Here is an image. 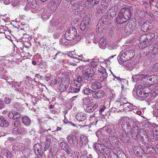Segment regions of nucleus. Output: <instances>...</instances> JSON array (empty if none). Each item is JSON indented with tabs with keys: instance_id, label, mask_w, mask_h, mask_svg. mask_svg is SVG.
I'll use <instances>...</instances> for the list:
<instances>
[{
	"instance_id": "39",
	"label": "nucleus",
	"mask_w": 158,
	"mask_h": 158,
	"mask_svg": "<svg viewBox=\"0 0 158 158\" xmlns=\"http://www.w3.org/2000/svg\"><path fill=\"white\" fill-rule=\"evenodd\" d=\"M149 70L151 73L158 71V63L150 67L149 68Z\"/></svg>"
},
{
	"instance_id": "11",
	"label": "nucleus",
	"mask_w": 158,
	"mask_h": 158,
	"mask_svg": "<svg viewBox=\"0 0 158 158\" xmlns=\"http://www.w3.org/2000/svg\"><path fill=\"white\" fill-rule=\"evenodd\" d=\"M119 63L122 65L124 68L128 70L131 69V68L133 67L134 65L136 64L137 63V60H132L129 62H120L118 61Z\"/></svg>"
},
{
	"instance_id": "19",
	"label": "nucleus",
	"mask_w": 158,
	"mask_h": 158,
	"mask_svg": "<svg viewBox=\"0 0 158 158\" xmlns=\"http://www.w3.org/2000/svg\"><path fill=\"white\" fill-rule=\"evenodd\" d=\"M104 95V92L102 90H99L98 91H93L92 96L94 98L97 99L98 98L102 97Z\"/></svg>"
},
{
	"instance_id": "53",
	"label": "nucleus",
	"mask_w": 158,
	"mask_h": 158,
	"mask_svg": "<svg viewBox=\"0 0 158 158\" xmlns=\"http://www.w3.org/2000/svg\"><path fill=\"white\" fill-rule=\"evenodd\" d=\"M104 129L105 130H106V132L111 135H114V132L112 131V130L110 129H109L107 127H104Z\"/></svg>"
},
{
	"instance_id": "28",
	"label": "nucleus",
	"mask_w": 158,
	"mask_h": 158,
	"mask_svg": "<svg viewBox=\"0 0 158 158\" xmlns=\"http://www.w3.org/2000/svg\"><path fill=\"white\" fill-rule=\"evenodd\" d=\"M102 148H101V151H100V152L102 154H106L107 152L108 151L109 149L108 147L109 145H108V146L107 145L105 142H104V143L103 140L102 142Z\"/></svg>"
},
{
	"instance_id": "27",
	"label": "nucleus",
	"mask_w": 158,
	"mask_h": 158,
	"mask_svg": "<svg viewBox=\"0 0 158 158\" xmlns=\"http://www.w3.org/2000/svg\"><path fill=\"white\" fill-rule=\"evenodd\" d=\"M99 46L102 49H105L106 48V42L105 39L102 37L101 38L99 41Z\"/></svg>"
},
{
	"instance_id": "34",
	"label": "nucleus",
	"mask_w": 158,
	"mask_h": 158,
	"mask_svg": "<svg viewBox=\"0 0 158 158\" xmlns=\"http://www.w3.org/2000/svg\"><path fill=\"white\" fill-rule=\"evenodd\" d=\"M22 121L23 124L26 125H28L31 123V120L27 116H25L22 118Z\"/></svg>"
},
{
	"instance_id": "22",
	"label": "nucleus",
	"mask_w": 158,
	"mask_h": 158,
	"mask_svg": "<svg viewBox=\"0 0 158 158\" xmlns=\"http://www.w3.org/2000/svg\"><path fill=\"white\" fill-rule=\"evenodd\" d=\"M87 117L86 114L81 112L77 113L76 115V118L79 121H84L86 118Z\"/></svg>"
},
{
	"instance_id": "54",
	"label": "nucleus",
	"mask_w": 158,
	"mask_h": 158,
	"mask_svg": "<svg viewBox=\"0 0 158 158\" xmlns=\"http://www.w3.org/2000/svg\"><path fill=\"white\" fill-rule=\"evenodd\" d=\"M54 21L53 20H51L50 22V24L51 25L49 29V32L52 33L53 32L54 30V28L53 26L54 25L53 23Z\"/></svg>"
},
{
	"instance_id": "62",
	"label": "nucleus",
	"mask_w": 158,
	"mask_h": 158,
	"mask_svg": "<svg viewBox=\"0 0 158 158\" xmlns=\"http://www.w3.org/2000/svg\"><path fill=\"white\" fill-rule=\"evenodd\" d=\"M11 101V99L9 98L6 97L4 100V102L6 104H9Z\"/></svg>"
},
{
	"instance_id": "18",
	"label": "nucleus",
	"mask_w": 158,
	"mask_h": 158,
	"mask_svg": "<svg viewBox=\"0 0 158 158\" xmlns=\"http://www.w3.org/2000/svg\"><path fill=\"white\" fill-rule=\"evenodd\" d=\"M132 128H131V135L132 137H137L139 135V127L138 126L134 125L132 126Z\"/></svg>"
},
{
	"instance_id": "15",
	"label": "nucleus",
	"mask_w": 158,
	"mask_h": 158,
	"mask_svg": "<svg viewBox=\"0 0 158 158\" xmlns=\"http://www.w3.org/2000/svg\"><path fill=\"white\" fill-rule=\"evenodd\" d=\"M88 142L89 139L87 136L84 134L80 135L79 138V144L81 147L86 145Z\"/></svg>"
},
{
	"instance_id": "43",
	"label": "nucleus",
	"mask_w": 158,
	"mask_h": 158,
	"mask_svg": "<svg viewBox=\"0 0 158 158\" xmlns=\"http://www.w3.org/2000/svg\"><path fill=\"white\" fill-rule=\"evenodd\" d=\"M17 132L19 134L24 135L27 132V131L24 127H20L18 129Z\"/></svg>"
},
{
	"instance_id": "52",
	"label": "nucleus",
	"mask_w": 158,
	"mask_h": 158,
	"mask_svg": "<svg viewBox=\"0 0 158 158\" xmlns=\"http://www.w3.org/2000/svg\"><path fill=\"white\" fill-rule=\"evenodd\" d=\"M112 143L113 144H114L115 145L116 144V146H117L118 148L119 147V145L120 144V142L118 141L117 137H116V139L114 138L113 141H111V143Z\"/></svg>"
},
{
	"instance_id": "1",
	"label": "nucleus",
	"mask_w": 158,
	"mask_h": 158,
	"mask_svg": "<svg viewBox=\"0 0 158 158\" xmlns=\"http://www.w3.org/2000/svg\"><path fill=\"white\" fill-rule=\"evenodd\" d=\"M131 16V13L129 9L123 8L118 14L116 19V22L119 24L124 23L129 19Z\"/></svg>"
},
{
	"instance_id": "48",
	"label": "nucleus",
	"mask_w": 158,
	"mask_h": 158,
	"mask_svg": "<svg viewBox=\"0 0 158 158\" xmlns=\"http://www.w3.org/2000/svg\"><path fill=\"white\" fill-rule=\"evenodd\" d=\"M137 94L139 97L143 98L144 97L145 94H148L150 93V92L146 93L144 92H143L142 91H139V90H137Z\"/></svg>"
},
{
	"instance_id": "7",
	"label": "nucleus",
	"mask_w": 158,
	"mask_h": 158,
	"mask_svg": "<svg viewBox=\"0 0 158 158\" xmlns=\"http://www.w3.org/2000/svg\"><path fill=\"white\" fill-rule=\"evenodd\" d=\"M118 5H116L114 6L111 7L107 13L103 16H106V18L108 20L112 19L116 15V12L118 11Z\"/></svg>"
},
{
	"instance_id": "4",
	"label": "nucleus",
	"mask_w": 158,
	"mask_h": 158,
	"mask_svg": "<svg viewBox=\"0 0 158 158\" xmlns=\"http://www.w3.org/2000/svg\"><path fill=\"white\" fill-rule=\"evenodd\" d=\"M82 72L84 77L86 80L89 81H92L95 80L94 72L92 69H87L86 70H83Z\"/></svg>"
},
{
	"instance_id": "49",
	"label": "nucleus",
	"mask_w": 158,
	"mask_h": 158,
	"mask_svg": "<svg viewBox=\"0 0 158 158\" xmlns=\"http://www.w3.org/2000/svg\"><path fill=\"white\" fill-rule=\"evenodd\" d=\"M83 92L84 94H92L93 90L90 89L89 88H86L84 89L83 90Z\"/></svg>"
},
{
	"instance_id": "9",
	"label": "nucleus",
	"mask_w": 158,
	"mask_h": 158,
	"mask_svg": "<svg viewBox=\"0 0 158 158\" xmlns=\"http://www.w3.org/2000/svg\"><path fill=\"white\" fill-rule=\"evenodd\" d=\"M34 149L38 158H41L44 153V150L42 145L40 143H36L34 146Z\"/></svg>"
},
{
	"instance_id": "46",
	"label": "nucleus",
	"mask_w": 158,
	"mask_h": 158,
	"mask_svg": "<svg viewBox=\"0 0 158 158\" xmlns=\"http://www.w3.org/2000/svg\"><path fill=\"white\" fill-rule=\"evenodd\" d=\"M98 71L99 72L101 73L102 74H104L105 73L107 74V72H106V69L103 67L102 66H100L98 68Z\"/></svg>"
},
{
	"instance_id": "55",
	"label": "nucleus",
	"mask_w": 158,
	"mask_h": 158,
	"mask_svg": "<svg viewBox=\"0 0 158 158\" xmlns=\"http://www.w3.org/2000/svg\"><path fill=\"white\" fill-rule=\"evenodd\" d=\"M122 104L118 100L115 101L114 102V108L118 109Z\"/></svg>"
},
{
	"instance_id": "57",
	"label": "nucleus",
	"mask_w": 158,
	"mask_h": 158,
	"mask_svg": "<svg viewBox=\"0 0 158 158\" xmlns=\"http://www.w3.org/2000/svg\"><path fill=\"white\" fill-rule=\"evenodd\" d=\"M119 102L122 104H125L126 103H127L128 101L126 100L125 98L121 97L118 100Z\"/></svg>"
},
{
	"instance_id": "2",
	"label": "nucleus",
	"mask_w": 158,
	"mask_h": 158,
	"mask_svg": "<svg viewBox=\"0 0 158 158\" xmlns=\"http://www.w3.org/2000/svg\"><path fill=\"white\" fill-rule=\"evenodd\" d=\"M135 51L134 50H127L120 52L119 56H120V62H127L130 60L135 55Z\"/></svg>"
},
{
	"instance_id": "41",
	"label": "nucleus",
	"mask_w": 158,
	"mask_h": 158,
	"mask_svg": "<svg viewBox=\"0 0 158 158\" xmlns=\"http://www.w3.org/2000/svg\"><path fill=\"white\" fill-rule=\"evenodd\" d=\"M113 155L114 158H127L125 154L122 151L118 155H117L114 152L113 153Z\"/></svg>"
},
{
	"instance_id": "14",
	"label": "nucleus",
	"mask_w": 158,
	"mask_h": 158,
	"mask_svg": "<svg viewBox=\"0 0 158 158\" xmlns=\"http://www.w3.org/2000/svg\"><path fill=\"white\" fill-rule=\"evenodd\" d=\"M67 138L68 142L72 147H75L77 146L78 140L76 137L70 135L67 136Z\"/></svg>"
},
{
	"instance_id": "23",
	"label": "nucleus",
	"mask_w": 158,
	"mask_h": 158,
	"mask_svg": "<svg viewBox=\"0 0 158 158\" xmlns=\"http://www.w3.org/2000/svg\"><path fill=\"white\" fill-rule=\"evenodd\" d=\"M120 140L123 143H128L130 139V137L126 135H123L122 134H120L118 137Z\"/></svg>"
},
{
	"instance_id": "25",
	"label": "nucleus",
	"mask_w": 158,
	"mask_h": 158,
	"mask_svg": "<svg viewBox=\"0 0 158 158\" xmlns=\"http://www.w3.org/2000/svg\"><path fill=\"white\" fill-rule=\"evenodd\" d=\"M51 13L48 12V10H44L41 13V18L44 20L48 19Z\"/></svg>"
},
{
	"instance_id": "36",
	"label": "nucleus",
	"mask_w": 158,
	"mask_h": 158,
	"mask_svg": "<svg viewBox=\"0 0 158 158\" xmlns=\"http://www.w3.org/2000/svg\"><path fill=\"white\" fill-rule=\"evenodd\" d=\"M62 0H55L53 5H51L50 6L51 9L52 10H56L59 6Z\"/></svg>"
},
{
	"instance_id": "30",
	"label": "nucleus",
	"mask_w": 158,
	"mask_h": 158,
	"mask_svg": "<svg viewBox=\"0 0 158 158\" xmlns=\"http://www.w3.org/2000/svg\"><path fill=\"white\" fill-rule=\"evenodd\" d=\"M108 77L107 74L105 73L102 74L101 76L98 77V81L102 83H105Z\"/></svg>"
},
{
	"instance_id": "51",
	"label": "nucleus",
	"mask_w": 158,
	"mask_h": 158,
	"mask_svg": "<svg viewBox=\"0 0 158 158\" xmlns=\"http://www.w3.org/2000/svg\"><path fill=\"white\" fill-rule=\"evenodd\" d=\"M14 119H18L20 118L21 115L20 114L18 111H13Z\"/></svg>"
},
{
	"instance_id": "31",
	"label": "nucleus",
	"mask_w": 158,
	"mask_h": 158,
	"mask_svg": "<svg viewBox=\"0 0 158 158\" xmlns=\"http://www.w3.org/2000/svg\"><path fill=\"white\" fill-rule=\"evenodd\" d=\"M125 107V110L132 111L134 109L133 107L135 106L132 104L129 103L127 102V103H126L124 105Z\"/></svg>"
},
{
	"instance_id": "6",
	"label": "nucleus",
	"mask_w": 158,
	"mask_h": 158,
	"mask_svg": "<svg viewBox=\"0 0 158 158\" xmlns=\"http://www.w3.org/2000/svg\"><path fill=\"white\" fill-rule=\"evenodd\" d=\"M77 34V31L76 28L73 27H71L69 29H68L66 31L64 37L67 40L71 41L74 39L75 36Z\"/></svg>"
},
{
	"instance_id": "12",
	"label": "nucleus",
	"mask_w": 158,
	"mask_h": 158,
	"mask_svg": "<svg viewBox=\"0 0 158 158\" xmlns=\"http://www.w3.org/2000/svg\"><path fill=\"white\" fill-rule=\"evenodd\" d=\"M70 3L72 8L77 10V12L81 11L83 9V7L80 4V1L78 0H71Z\"/></svg>"
},
{
	"instance_id": "16",
	"label": "nucleus",
	"mask_w": 158,
	"mask_h": 158,
	"mask_svg": "<svg viewBox=\"0 0 158 158\" xmlns=\"http://www.w3.org/2000/svg\"><path fill=\"white\" fill-rule=\"evenodd\" d=\"M135 26L133 25L131 23H129L125 26L124 32L127 35L130 34L135 29Z\"/></svg>"
},
{
	"instance_id": "24",
	"label": "nucleus",
	"mask_w": 158,
	"mask_h": 158,
	"mask_svg": "<svg viewBox=\"0 0 158 158\" xmlns=\"http://www.w3.org/2000/svg\"><path fill=\"white\" fill-rule=\"evenodd\" d=\"M98 104L97 103L88 106L86 108V110L87 112H91L94 111L98 107Z\"/></svg>"
},
{
	"instance_id": "44",
	"label": "nucleus",
	"mask_w": 158,
	"mask_h": 158,
	"mask_svg": "<svg viewBox=\"0 0 158 158\" xmlns=\"http://www.w3.org/2000/svg\"><path fill=\"white\" fill-rule=\"evenodd\" d=\"M146 132L142 129H139V136L141 137L142 139H143V135L146 136Z\"/></svg>"
},
{
	"instance_id": "50",
	"label": "nucleus",
	"mask_w": 158,
	"mask_h": 158,
	"mask_svg": "<svg viewBox=\"0 0 158 158\" xmlns=\"http://www.w3.org/2000/svg\"><path fill=\"white\" fill-rule=\"evenodd\" d=\"M152 150L154 151L158 155V143L156 144L155 148H154L153 147H151L148 149H147L146 151L148 152H150L152 151Z\"/></svg>"
},
{
	"instance_id": "42",
	"label": "nucleus",
	"mask_w": 158,
	"mask_h": 158,
	"mask_svg": "<svg viewBox=\"0 0 158 158\" xmlns=\"http://www.w3.org/2000/svg\"><path fill=\"white\" fill-rule=\"evenodd\" d=\"M64 37L60 40V43L62 45L64 46H66L68 45L69 44V42Z\"/></svg>"
},
{
	"instance_id": "59",
	"label": "nucleus",
	"mask_w": 158,
	"mask_h": 158,
	"mask_svg": "<svg viewBox=\"0 0 158 158\" xmlns=\"http://www.w3.org/2000/svg\"><path fill=\"white\" fill-rule=\"evenodd\" d=\"M89 1L90 3L93 6L99 3V1H96V0H89Z\"/></svg>"
},
{
	"instance_id": "63",
	"label": "nucleus",
	"mask_w": 158,
	"mask_h": 158,
	"mask_svg": "<svg viewBox=\"0 0 158 158\" xmlns=\"http://www.w3.org/2000/svg\"><path fill=\"white\" fill-rule=\"evenodd\" d=\"M29 5L31 8L35 9L37 7V2H34V3H32L31 4H29Z\"/></svg>"
},
{
	"instance_id": "56",
	"label": "nucleus",
	"mask_w": 158,
	"mask_h": 158,
	"mask_svg": "<svg viewBox=\"0 0 158 158\" xmlns=\"http://www.w3.org/2000/svg\"><path fill=\"white\" fill-rule=\"evenodd\" d=\"M90 2L89 0H87L85 3V5L87 8H91L94 7Z\"/></svg>"
},
{
	"instance_id": "5",
	"label": "nucleus",
	"mask_w": 158,
	"mask_h": 158,
	"mask_svg": "<svg viewBox=\"0 0 158 158\" xmlns=\"http://www.w3.org/2000/svg\"><path fill=\"white\" fill-rule=\"evenodd\" d=\"M108 20L106 18V16H103L98 21L96 31L98 33L102 32L105 29Z\"/></svg>"
},
{
	"instance_id": "38",
	"label": "nucleus",
	"mask_w": 158,
	"mask_h": 158,
	"mask_svg": "<svg viewBox=\"0 0 158 158\" xmlns=\"http://www.w3.org/2000/svg\"><path fill=\"white\" fill-rule=\"evenodd\" d=\"M153 135L156 141L158 140V126H155L153 129Z\"/></svg>"
},
{
	"instance_id": "21",
	"label": "nucleus",
	"mask_w": 158,
	"mask_h": 158,
	"mask_svg": "<svg viewBox=\"0 0 158 158\" xmlns=\"http://www.w3.org/2000/svg\"><path fill=\"white\" fill-rule=\"evenodd\" d=\"M9 123L2 116H0V127H7L9 125Z\"/></svg>"
},
{
	"instance_id": "47",
	"label": "nucleus",
	"mask_w": 158,
	"mask_h": 158,
	"mask_svg": "<svg viewBox=\"0 0 158 158\" xmlns=\"http://www.w3.org/2000/svg\"><path fill=\"white\" fill-rule=\"evenodd\" d=\"M63 149L66 152L67 154L69 155L71 154V148L68 144H67V146H65V147H64Z\"/></svg>"
},
{
	"instance_id": "13",
	"label": "nucleus",
	"mask_w": 158,
	"mask_h": 158,
	"mask_svg": "<svg viewBox=\"0 0 158 158\" xmlns=\"http://www.w3.org/2000/svg\"><path fill=\"white\" fill-rule=\"evenodd\" d=\"M90 21V18L89 17L86 16L85 17L81 23L80 29L83 31L88 28Z\"/></svg>"
},
{
	"instance_id": "20",
	"label": "nucleus",
	"mask_w": 158,
	"mask_h": 158,
	"mask_svg": "<svg viewBox=\"0 0 158 158\" xmlns=\"http://www.w3.org/2000/svg\"><path fill=\"white\" fill-rule=\"evenodd\" d=\"M145 48L148 51H147L148 52H149V53L152 52L153 54H156L157 52V49L155 48V46H154L153 44H148L147 46L145 47Z\"/></svg>"
},
{
	"instance_id": "61",
	"label": "nucleus",
	"mask_w": 158,
	"mask_h": 158,
	"mask_svg": "<svg viewBox=\"0 0 158 158\" xmlns=\"http://www.w3.org/2000/svg\"><path fill=\"white\" fill-rule=\"evenodd\" d=\"M83 101L84 103L85 104H89L90 103V100L89 97L85 98L83 99Z\"/></svg>"
},
{
	"instance_id": "60",
	"label": "nucleus",
	"mask_w": 158,
	"mask_h": 158,
	"mask_svg": "<svg viewBox=\"0 0 158 158\" xmlns=\"http://www.w3.org/2000/svg\"><path fill=\"white\" fill-rule=\"evenodd\" d=\"M100 106L101 107H100V108L99 110V114H102V112H103L105 110V109L106 108V106L105 105H103L102 106Z\"/></svg>"
},
{
	"instance_id": "3",
	"label": "nucleus",
	"mask_w": 158,
	"mask_h": 158,
	"mask_svg": "<svg viewBox=\"0 0 158 158\" xmlns=\"http://www.w3.org/2000/svg\"><path fill=\"white\" fill-rule=\"evenodd\" d=\"M120 124L121 125L122 128L127 134H131V127L130 122L124 118L122 117L119 119Z\"/></svg>"
},
{
	"instance_id": "58",
	"label": "nucleus",
	"mask_w": 158,
	"mask_h": 158,
	"mask_svg": "<svg viewBox=\"0 0 158 158\" xmlns=\"http://www.w3.org/2000/svg\"><path fill=\"white\" fill-rule=\"evenodd\" d=\"M89 65L92 68H94L97 67L98 64L97 62L93 61L89 63Z\"/></svg>"
},
{
	"instance_id": "35",
	"label": "nucleus",
	"mask_w": 158,
	"mask_h": 158,
	"mask_svg": "<svg viewBox=\"0 0 158 158\" xmlns=\"http://www.w3.org/2000/svg\"><path fill=\"white\" fill-rule=\"evenodd\" d=\"M148 23H149V22H146L144 23L141 27V30L143 32H147L149 29V25Z\"/></svg>"
},
{
	"instance_id": "64",
	"label": "nucleus",
	"mask_w": 158,
	"mask_h": 158,
	"mask_svg": "<svg viewBox=\"0 0 158 158\" xmlns=\"http://www.w3.org/2000/svg\"><path fill=\"white\" fill-rule=\"evenodd\" d=\"M81 38V35H78L76 36H75L74 40H75L76 42H77L79 41Z\"/></svg>"
},
{
	"instance_id": "37",
	"label": "nucleus",
	"mask_w": 158,
	"mask_h": 158,
	"mask_svg": "<svg viewBox=\"0 0 158 158\" xmlns=\"http://www.w3.org/2000/svg\"><path fill=\"white\" fill-rule=\"evenodd\" d=\"M69 83L68 81L66 82V84L65 85H64V84L60 85L59 89L60 91L63 92L66 90L69 85Z\"/></svg>"
},
{
	"instance_id": "33",
	"label": "nucleus",
	"mask_w": 158,
	"mask_h": 158,
	"mask_svg": "<svg viewBox=\"0 0 158 158\" xmlns=\"http://www.w3.org/2000/svg\"><path fill=\"white\" fill-rule=\"evenodd\" d=\"M80 88H77L70 86L69 87L68 90H67V92L68 93H76L79 92L80 90Z\"/></svg>"
},
{
	"instance_id": "26",
	"label": "nucleus",
	"mask_w": 158,
	"mask_h": 158,
	"mask_svg": "<svg viewBox=\"0 0 158 158\" xmlns=\"http://www.w3.org/2000/svg\"><path fill=\"white\" fill-rule=\"evenodd\" d=\"M91 87L92 89L95 90L100 89L102 87L101 84L97 81H95L91 83Z\"/></svg>"
},
{
	"instance_id": "32",
	"label": "nucleus",
	"mask_w": 158,
	"mask_h": 158,
	"mask_svg": "<svg viewBox=\"0 0 158 158\" xmlns=\"http://www.w3.org/2000/svg\"><path fill=\"white\" fill-rule=\"evenodd\" d=\"M138 15L141 20L143 19L146 15V11L145 12L144 11L139 10L137 12Z\"/></svg>"
},
{
	"instance_id": "40",
	"label": "nucleus",
	"mask_w": 158,
	"mask_h": 158,
	"mask_svg": "<svg viewBox=\"0 0 158 158\" xmlns=\"http://www.w3.org/2000/svg\"><path fill=\"white\" fill-rule=\"evenodd\" d=\"M102 146V144H101L98 143H95L93 144V148L100 152L101 151V148Z\"/></svg>"
},
{
	"instance_id": "8",
	"label": "nucleus",
	"mask_w": 158,
	"mask_h": 158,
	"mask_svg": "<svg viewBox=\"0 0 158 158\" xmlns=\"http://www.w3.org/2000/svg\"><path fill=\"white\" fill-rule=\"evenodd\" d=\"M109 6V4L105 0H103L101 4L97 6L96 10L98 13H103L107 10Z\"/></svg>"
},
{
	"instance_id": "10",
	"label": "nucleus",
	"mask_w": 158,
	"mask_h": 158,
	"mask_svg": "<svg viewBox=\"0 0 158 158\" xmlns=\"http://www.w3.org/2000/svg\"><path fill=\"white\" fill-rule=\"evenodd\" d=\"M150 35H143L141 36L139 39L140 43L139 44V47L140 48H145L147 46L149 40L148 38Z\"/></svg>"
},
{
	"instance_id": "17",
	"label": "nucleus",
	"mask_w": 158,
	"mask_h": 158,
	"mask_svg": "<svg viewBox=\"0 0 158 158\" xmlns=\"http://www.w3.org/2000/svg\"><path fill=\"white\" fill-rule=\"evenodd\" d=\"M135 76L138 77H140L141 79V82L143 84H145L147 83V81H148V78H149V76L148 74H139L137 75H135L132 76V78Z\"/></svg>"
},
{
	"instance_id": "45",
	"label": "nucleus",
	"mask_w": 158,
	"mask_h": 158,
	"mask_svg": "<svg viewBox=\"0 0 158 158\" xmlns=\"http://www.w3.org/2000/svg\"><path fill=\"white\" fill-rule=\"evenodd\" d=\"M143 48V49L142 50V51L141 52L140 54V55L142 56L145 57L147 55H148L149 53V52H148V51L147 50H146L145 47V48Z\"/></svg>"
},
{
	"instance_id": "29",
	"label": "nucleus",
	"mask_w": 158,
	"mask_h": 158,
	"mask_svg": "<svg viewBox=\"0 0 158 158\" xmlns=\"http://www.w3.org/2000/svg\"><path fill=\"white\" fill-rule=\"evenodd\" d=\"M114 138L115 139H116V137L115 135H113V136H109L108 139H104V142H105L106 144L108 146V145L111 144V141H113Z\"/></svg>"
}]
</instances>
